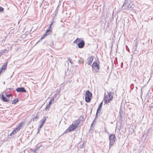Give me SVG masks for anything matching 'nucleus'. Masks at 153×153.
Wrapping results in <instances>:
<instances>
[{
	"mask_svg": "<svg viewBox=\"0 0 153 153\" xmlns=\"http://www.w3.org/2000/svg\"><path fill=\"white\" fill-rule=\"evenodd\" d=\"M134 5L130 0H126L122 7V9L125 10H131L134 7Z\"/></svg>",
	"mask_w": 153,
	"mask_h": 153,
	"instance_id": "nucleus-1",
	"label": "nucleus"
},
{
	"mask_svg": "<svg viewBox=\"0 0 153 153\" xmlns=\"http://www.w3.org/2000/svg\"><path fill=\"white\" fill-rule=\"evenodd\" d=\"M109 149H110L111 147L113 146L115 141L116 140V137L114 134H111L109 137Z\"/></svg>",
	"mask_w": 153,
	"mask_h": 153,
	"instance_id": "nucleus-2",
	"label": "nucleus"
},
{
	"mask_svg": "<svg viewBox=\"0 0 153 153\" xmlns=\"http://www.w3.org/2000/svg\"><path fill=\"white\" fill-rule=\"evenodd\" d=\"M98 62L99 63V60L98 59H97L96 61H95L93 62L92 65L93 70H94L97 72H98L99 71L100 67V66L99 64L98 63Z\"/></svg>",
	"mask_w": 153,
	"mask_h": 153,
	"instance_id": "nucleus-3",
	"label": "nucleus"
},
{
	"mask_svg": "<svg viewBox=\"0 0 153 153\" xmlns=\"http://www.w3.org/2000/svg\"><path fill=\"white\" fill-rule=\"evenodd\" d=\"M108 95L109 98L107 96H105L104 98V103L105 104H107L110 101L112 100L113 97L112 95L113 93L111 91H110L108 93Z\"/></svg>",
	"mask_w": 153,
	"mask_h": 153,
	"instance_id": "nucleus-4",
	"label": "nucleus"
},
{
	"mask_svg": "<svg viewBox=\"0 0 153 153\" xmlns=\"http://www.w3.org/2000/svg\"><path fill=\"white\" fill-rule=\"evenodd\" d=\"M92 97V94L89 90L86 91L85 99V101L87 102H90L91 97Z\"/></svg>",
	"mask_w": 153,
	"mask_h": 153,
	"instance_id": "nucleus-5",
	"label": "nucleus"
},
{
	"mask_svg": "<svg viewBox=\"0 0 153 153\" xmlns=\"http://www.w3.org/2000/svg\"><path fill=\"white\" fill-rule=\"evenodd\" d=\"M85 42L83 40H81L77 45V46L79 48H83L85 45Z\"/></svg>",
	"mask_w": 153,
	"mask_h": 153,
	"instance_id": "nucleus-6",
	"label": "nucleus"
},
{
	"mask_svg": "<svg viewBox=\"0 0 153 153\" xmlns=\"http://www.w3.org/2000/svg\"><path fill=\"white\" fill-rule=\"evenodd\" d=\"M60 90L56 91L53 97V99L54 100L55 99L56 100H57L60 96Z\"/></svg>",
	"mask_w": 153,
	"mask_h": 153,
	"instance_id": "nucleus-7",
	"label": "nucleus"
},
{
	"mask_svg": "<svg viewBox=\"0 0 153 153\" xmlns=\"http://www.w3.org/2000/svg\"><path fill=\"white\" fill-rule=\"evenodd\" d=\"M16 90L18 92H26V91L25 88L22 87L17 88Z\"/></svg>",
	"mask_w": 153,
	"mask_h": 153,
	"instance_id": "nucleus-8",
	"label": "nucleus"
},
{
	"mask_svg": "<svg viewBox=\"0 0 153 153\" xmlns=\"http://www.w3.org/2000/svg\"><path fill=\"white\" fill-rule=\"evenodd\" d=\"M46 119V118L45 116L43 117V119L40 122V125L39 126V128H41L42 127Z\"/></svg>",
	"mask_w": 153,
	"mask_h": 153,
	"instance_id": "nucleus-9",
	"label": "nucleus"
},
{
	"mask_svg": "<svg viewBox=\"0 0 153 153\" xmlns=\"http://www.w3.org/2000/svg\"><path fill=\"white\" fill-rule=\"evenodd\" d=\"M94 56H92L90 57L88 59V62H87V64L89 65H91V64L93 59V57Z\"/></svg>",
	"mask_w": 153,
	"mask_h": 153,
	"instance_id": "nucleus-10",
	"label": "nucleus"
},
{
	"mask_svg": "<svg viewBox=\"0 0 153 153\" xmlns=\"http://www.w3.org/2000/svg\"><path fill=\"white\" fill-rule=\"evenodd\" d=\"M102 102L99 105L98 108L97 109V112L96 115V117H97V114H98V111H101V107L102 106Z\"/></svg>",
	"mask_w": 153,
	"mask_h": 153,
	"instance_id": "nucleus-11",
	"label": "nucleus"
},
{
	"mask_svg": "<svg viewBox=\"0 0 153 153\" xmlns=\"http://www.w3.org/2000/svg\"><path fill=\"white\" fill-rule=\"evenodd\" d=\"M76 126L75 125H74L73 124H72L71 126H70L68 128H69V129L70 130V131H73L76 128Z\"/></svg>",
	"mask_w": 153,
	"mask_h": 153,
	"instance_id": "nucleus-12",
	"label": "nucleus"
},
{
	"mask_svg": "<svg viewBox=\"0 0 153 153\" xmlns=\"http://www.w3.org/2000/svg\"><path fill=\"white\" fill-rule=\"evenodd\" d=\"M152 131V129L151 128H149L147 130V132L146 133V135L147 136H150L151 134Z\"/></svg>",
	"mask_w": 153,
	"mask_h": 153,
	"instance_id": "nucleus-13",
	"label": "nucleus"
},
{
	"mask_svg": "<svg viewBox=\"0 0 153 153\" xmlns=\"http://www.w3.org/2000/svg\"><path fill=\"white\" fill-rule=\"evenodd\" d=\"M1 98L2 100L5 102H7L8 101V100L7 98H6L4 96V95H2L1 96Z\"/></svg>",
	"mask_w": 153,
	"mask_h": 153,
	"instance_id": "nucleus-14",
	"label": "nucleus"
},
{
	"mask_svg": "<svg viewBox=\"0 0 153 153\" xmlns=\"http://www.w3.org/2000/svg\"><path fill=\"white\" fill-rule=\"evenodd\" d=\"M40 148V146L39 147H37L36 148L34 149H31V150L34 153H36L37 151Z\"/></svg>",
	"mask_w": 153,
	"mask_h": 153,
	"instance_id": "nucleus-15",
	"label": "nucleus"
},
{
	"mask_svg": "<svg viewBox=\"0 0 153 153\" xmlns=\"http://www.w3.org/2000/svg\"><path fill=\"white\" fill-rule=\"evenodd\" d=\"M46 36V34H45L44 35H43L41 37V38L37 42L36 44L38 43L40 41H42V39H43Z\"/></svg>",
	"mask_w": 153,
	"mask_h": 153,
	"instance_id": "nucleus-16",
	"label": "nucleus"
},
{
	"mask_svg": "<svg viewBox=\"0 0 153 153\" xmlns=\"http://www.w3.org/2000/svg\"><path fill=\"white\" fill-rule=\"evenodd\" d=\"M81 41L80 39L79 38H77L73 42L74 44H76L79 42Z\"/></svg>",
	"mask_w": 153,
	"mask_h": 153,
	"instance_id": "nucleus-17",
	"label": "nucleus"
},
{
	"mask_svg": "<svg viewBox=\"0 0 153 153\" xmlns=\"http://www.w3.org/2000/svg\"><path fill=\"white\" fill-rule=\"evenodd\" d=\"M7 51L6 49H4L3 50H1V51L0 52V56L2 55L4 53L6 52Z\"/></svg>",
	"mask_w": 153,
	"mask_h": 153,
	"instance_id": "nucleus-18",
	"label": "nucleus"
},
{
	"mask_svg": "<svg viewBox=\"0 0 153 153\" xmlns=\"http://www.w3.org/2000/svg\"><path fill=\"white\" fill-rule=\"evenodd\" d=\"M80 122V120L79 118L76 121L75 123V125L76 126H77L79 124Z\"/></svg>",
	"mask_w": 153,
	"mask_h": 153,
	"instance_id": "nucleus-19",
	"label": "nucleus"
},
{
	"mask_svg": "<svg viewBox=\"0 0 153 153\" xmlns=\"http://www.w3.org/2000/svg\"><path fill=\"white\" fill-rule=\"evenodd\" d=\"M7 62L5 63L4 65H3L1 67V70H3L5 69L6 67L7 66Z\"/></svg>",
	"mask_w": 153,
	"mask_h": 153,
	"instance_id": "nucleus-20",
	"label": "nucleus"
},
{
	"mask_svg": "<svg viewBox=\"0 0 153 153\" xmlns=\"http://www.w3.org/2000/svg\"><path fill=\"white\" fill-rule=\"evenodd\" d=\"M123 111L121 109H120L119 111V115L121 118L123 117Z\"/></svg>",
	"mask_w": 153,
	"mask_h": 153,
	"instance_id": "nucleus-21",
	"label": "nucleus"
},
{
	"mask_svg": "<svg viewBox=\"0 0 153 153\" xmlns=\"http://www.w3.org/2000/svg\"><path fill=\"white\" fill-rule=\"evenodd\" d=\"M50 31H51V30H50V29H47L45 34H46L47 36L50 33Z\"/></svg>",
	"mask_w": 153,
	"mask_h": 153,
	"instance_id": "nucleus-22",
	"label": "nucleus"
},
{
	"mask_svg": "<svg viewBox=\"0 0 153 153\" xmlns=\"http://www.w3.org/2000/svg\"><path fill=\"white\" fill-rule=\"evenodd\" d=\"M18 101V99H15L12 102V104H13L16 103Z\"/></svg>",
	"mask_w": 153,
	"mask_h": 153,
	"instance_id": "nucleus-23",
	"label": "nucleus"
},
{
	"mask_svg": "<svg viewBox=\"0 0 153 153\" xmlns=\"http://www.w3.org/2000/svg\"><path fill=\"white\" fill-rule=\"evenodd\" d=\"M23 124V123H19L18 125V127L20 129H21V127L22 126Z\"/></svg>",
	"mask_w": 153,
	"mask_h": 153,
	"instance_id": "nucleus-24",
	"label": "nucleus"
},
{
	"mask_svg": "<svg viewBox=\"0 0 153 153\" xmlns=\"http://www.w3.org/2000/svg\"><path fill=\"white\" fill-rule=\"evenodd\" d=\"M70 131H70V130L69 129V128H68L64 132L63 134H66Z\"/></svg>",
	"mask_w": 153,
	"mask_h": 153,
	"instance_id": "nucleus-25",
	"label": "nucleus"
},
{
	"mask_svg": "<svg viewBox=\"0 0 153 153\" xmlns=\"http://www.w3.org/2000/svg\"><path fill=\"white\" fill-rule=\"evenodd\" d=\"M49 45L52 47L53 45V41H51L49 42Z\"/></svg>",
	"mask_w": 153,
	"mask_h": 153,
	"instance_id": "nucleus-26",
	"label": "nucleus"
},
{
	"mask_svg": "<svg viewBox=\"0 0 153 153\" xmlns=\"http://www.w3.org/2000/svg\"><path fill=\"white\" fill-rule=\"evenodd\" d=\"M39 117V115L38 114H37L36 116H35L33 118V121H34L35 120V119L38 118Z\"/></svg>",
	"mask_w": 153,
	"mask_h": 153,
	"instance_id": "nucleus-27",
	"label": "nucleus"
},
{
	"mask_svg": "<svg viewBox=\"0 0 153 153\" xmlns=\"http://www.w3.org/2000/svg\"><path fill=\"white\" fill-rule=\"evenodd\" d=\"M79 62L80 63H83L84 62V59L82 58H80L79 60Z\"/></svg>",
	"mask_w": 153,
	"mask_h": 153,
	"instance_id": "nucleus-28",
	"label": "nucleus"
},
{
	"mask_svg": "<svg viewBox=\"0 0 153 153\" xmlns=\"http://www.w3.org/2000/svg\"><path fill=\"white\" fill-rule=\"evenodd\" d=\"M54 100L53 99H52L50 101L49 103V105H50L52 103L54 102Z\"/></svg>",
	"mask_w": 153,
	"mask_h": 153,
	"instance_id": "nucleus-29",
	"label": "nucleus"
},
{
	"mask_svg": "<svg viewBox=\"0 0 153 153\" xmlns=\"http://www.w3.org/2000/svg\"><path fill=\"white\" fill-rule=\"evenodd\" d=\"M4 9L2 7H0V12H2L4 11Z\"/></svg>",
	"mask_w": 153,
	"mask_h": 153,
	"instance_id": "nucleus-30",
	"label": "nucleus"
},
{
	"mask_svg": "<svg viewBox=\"0 0 153 153\" xmlns=\"http://www.w3.org/2000/svg\"><path fill=\"white\" fill-rule=\"evenodd\" d=\"M130 88L131 90L133 89L134 88V85L133 84H131L130 86Z\"/></svg>",
	"mask_w": 153,
	"mask_h": 153,
	"instance_id": "nucleus-31",
	"label": "nucleus"
},
{
	"mask_svg": "<svg viewBox=\"0 0 153 153\" xmlns=\"http://www.w3.org/2000/svg\"><path fill=\"white\" fill-rule=\"evenodd\" d=\"M96 118L97 117H95V118H94V121H93V123L91 125V127L94 124H95V120H96Z\"/></svg>",
	"mask_w": 153,
	"mask_h": 153,
	"instance_id": "nucleus-32",
	"label": "nucleus"
},
{
	"mask_svg": "<svg viewBox=\"0 0 153 153\" xmlns=\"http://www.w3.org/2000/svg\"><path fill=\"white\" fill-rule=\"evenodd\" d=\"M12 134H16L17 133L16 131V129H14L13 130V131L12 132Z\"/></svg>",
	"mask_w": 153,
	"mask_h": 153,
	"instance_id": "nucleus-33",
	"label": "nucleus"
},
{
	"mask_svg": "<svg viewBox=\"0 0 153 153\" xmlns=\"http://www.w3.org/2000/svg\"><path fill=\"white\" fill-rule=\"evenodd\" d=\"M137 45V42H136L135 43V45H134L135 47V48L134 50V51H135L136 50Z\"/></svg>",
	"mask_w": 153,
	"mask_h": 153,
	"instance_id": "nucleus-34",
	"label": "nucleus"
},
{
	"mask_svg": "<svg viewBox=\"0 0 153 153\" xmlns=\"http://www.w3.org/2000/svg\"><path fill=\"white\" fill-rule=\"evenodd\" d=\"M68 61L70 62V63H72V60H71V59L70 58H68Z\"/></svg>",
	"mask_w": 153,
	"mask_h": 153,
	"instance_id": "nucleus-35",
	"label": "nucleus"
},
{
	"mask_svg": "<svg viewBox=\"0 0 153 153\" xmlns=\"http://www.w3.org/2000/svg\"><path fill=\"white\" fill-rule=\"evenodd\" d=\"M20 129L17 127L15 129H16V130L17 132L19 131L20 130Z\"/></svg>",
	"mask_w": 153,
	"mask_h": 153,
	"instance_id": "nucleus-36",
	"label": "nucleus"
},
{
	"mask_svg": "<svg viewBox=\"0 0 153 153\" xmlns=\"http://www.w3.org/2000/svg\"><path fill=\"white\" fill-rule=\"evenodd\" d=\"M11 96V94H7L6 95V97H10Z\"/></svg>",
	"mask_w": 153,
	"mask_h": 153,
	"instance_id": "nucleus-37",
	"label": "nucleus"
},
{
	"mask_svg": "<svg viewBox=\"0 0 153 153\" xmlns=\"http://www.w3.org/2000/svg\"><path fill=\"white\" fill-rule=\"evenodd\" d=\"M50 106H49V105H48L47 106H46V109L47 110L48 108H50Z\"/></svg>",
	"mask_w": 153,
	"mask_h": 153,
	"instance_id": "nucleus-38",
	"label": "nucleus"
},
{
	"mask_svg": "<svg viewBox=\"0 0 153 153\" xmlns=\"http://www.w3.org/2000/svg\"><path fill=\"white\" fill-rule=\"evenodd\" d=\"M54 22V21H53L51 23V24H50V25H51V26H52V25H53V24Z\"/></svg>",
	"mask_w": 153,
	"mask_h": 153,
	"instance_id": "nucleus-39",
	"label": "nucleus"
},
{
	"mask_svg": "<svg viewBox=\"0 0 153 153\" xmlns=\"http://www.w3.org/2000/svg\"><path fill=\"white\" fill-rule=\"evenodd\" d=\"M54 22V21H53L51 23V24H50V25H51V26H52V25H53V24Z\"/></svg>",
	"mask_w": 153,
	"mask_h": 153,
	"instance_id": "nucleus-40",
	"label": "nucleus"
},
{
	"mask_svg": "<svg viewBox=\"0 0 153 153\" xmlns=\"http://www.w3.org/2000/svg\"><path fill=\"white\" fill-rule=\"evenodd\" d=\"M105 132H107V133L108 134H109L108 132V131H107V130H106V128H105Z\"/></svg>",
	"mask_w": 153,
	"mask_h": 153,
	"instance_id": "nucleus-41",
	"label": "nucleus"
},
{
	"mask_svg": "<svg viewBox=\"0 0 153 153\" xmlns=\"http://www.w3.org/2000/svg\"><path fill=\"white\" fill-rule=\"evenodd\" d=\"M123 62H122L121 63V68H123Z\"/></svg>",
	"mask_w": 153,
	"mask_h": 153,
	"instance_id": "nucleus-42",
	"label": "nucleus"
},
{
	"mask_svg": "<svg viewBox=\"0 0 153 153\" xmlns=\"http://www.w3.org/2000/svg\"><path fill=\"white\" fill-rule=\"evenodd\" d=\"M152 104L151 105V108H153V105H152Z\"/></svg>",
	"mask_w": 153,
	"mask_h": 153,
	"instance_id": "nucleus-43",
	"label": "nucleus"
},
{
	"mask_svg": "<svg viewBox=\"0 0 153 153\" xmlns=\"http://www.w3.org/2000/svg\"><path fill=\"white\" fill-rule=\"evenodd\" d=\"M13 134H12V133H11L10 134V135L11 136H12L13 135Z\"/></svg>",
	"mask_w": 153,
	"mask_h": 153,
	"instance_id": "nucleus-44",
	"label": "nucleus"
},
{
	"mask_svg": "<svg viewBox=\"0 0 153 153\" xmlns=\"http://www.w3.org/2000/svg\"><path fill=\"white\" fill-rule=\"evenodd\" d=\"M51 25H49V27H48V29H50V28H51Z\"/></svg>",
	"mask_w": 153,
	"mask_h": 153,
	"instance_id": "nucleus-45",
	"label": "nucleus"
},
{
	"mask_svg": "<svg viewBox=\"0 0 153 153\" xmlns=\"http://www.w3.org/2000/svg\"><path fill=\"white\" fill-rule=\"evenodd\" d=\"M40 128H39V127L38 128V131H39L40 130Z\"/></svg>",
	"mask_w": 153,
	"mask_h": 153,
	"instance_id": "nucleus-46",
	"label": "nucleus"
},
{
	"mask_svg": "<svg viewBox=\"0 0 153 153\" xmlns=\"http://www.w3.org/2000/svg\"><path fill=\"white\" fill-rule=\"evenodd\" d=\"M128 47L127 46V45H126V49L127 50V48H128Z\"/></svg>",
	"mask_w": 153,
	"mask_h": 153,
	"instance_id": "nucleus-47",
	"label": "nucleus"
},
{
	"mask_svg": "<svg viewBox=\"0 0 153 153\" xmlns=\"http://www.w3.org/2000/svg\"><path fill=\"white\" fill-rule=\"evenodd\" d=\"M128 48V50H127V51H129V49H128V48Z\"/></svg>",
	"mask_w": 153,
	"mask_h": 153,
	"instance_id": "nucleus-48",
	"label": "nucleus"
},
{
	"mask_svg": "<svg viewBox=\"0 0 153 153\" xmlns=\"http://www.w3.org/2000/svg\"><path fill=\"white\" fill-rule=\"evenodd\" d=\"M4 136H5V134H3V135H2V137L3 136H4Z\"/></svg>",
	"mask_w": 153,
	"mask_h": 153,
	"instance_id": "nucleus-49",
	"label": "nucleus"
},
{
	"mask_svg": "<svg viewBox=\"0 0 153 153\" xmlns=\"http://www.w3.org/2000/svg\"><path fill=\"white\" fill-rule=\"evenodd\" d=\"M5 84V82H4V84Z\"/></svg>",
	"mask_w": 153,
	"mask_h": 153,
	"instance_id": "nucleus-50",
	"label": "nucleus"
},
{
	"mask_svg": "<svg viewBox=\"0 0 153 153\" xmlns=\"http://www.w3.org/2000/svg\"><path fill=\"white\" fill-rule=\"evenodd\" d=\"M11 89V88H9V89H10V90Z\"/></svg>",
	"mask_w": 153,
	"mask_h": 153,
	"instance_id": "nucleus-51",
	"label": "nucleus"
},
{
	"mask_svg": "<svg viewBox=\"0 0 153 153\" xmlns=\"http://www.w3.org/2000/svg\"><path fill=\"white\" fill-rule=\"evenodd\" d=\"M45 0H43V1H45Z\"/></svg>",
	"mask_w": 153,
	"mask_h": 153,
	"instance_id": "nucleus-52",
	"label": "nucleus"
}]
</instances>
